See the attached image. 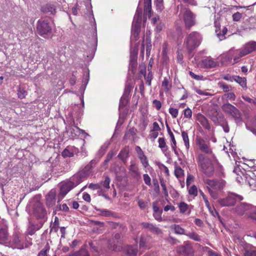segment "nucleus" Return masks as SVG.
<instances>
[{
    "label": "nucleus",
    "mask_w": 256,
    "mask_h": 256,
    "mask_svg": "<svg viewBox=\"0 0 256 256\" xmlns=\"http://www.w3.org/2000/svg\"><path fill=\"white\" fill-rule=\"evenodd\" d=\"M250 218L252 219L256 220V206H252V208Z\"/></svg>",
    "instance_id": "nucleus-64"
},
{
    "label": "nucleus",
    "mask_w": 256,
    "mask_h": 256,
    "mask_svg": "<svg viewBox=\"0 0 256 256\" xmlns=\"http://www.w3.org/2000/svg\"><path fill=\"white\" fill-rule=\"evenodd\" d=\"M220 58L221 62L222 64H226L228 62H231L232 64L233 62H232V55L230 54V50L228 52L221 54Z\"/></svg>",
    "instance_id": "nucleus-25"
},
{
    "label": "nucleus",
    "mask_w": 256,
    "mask_h": 256,
    "mask_svg": "<svg viewBox=\"0 0 256 256\" xmlns=\"http://www.w3.org/2000/svg\"><path fill=\"white\" fill-rule=\"evenodd\" d=\"M34 214L39 218H44L46 215V211L40 202H37L34 208Z\"/></svg>",
    "instance_id": "nucleus-13"
},
{
    "label": "nucleus",
    "mask_w": 256,
    "mask_h": 256,
    "mask_svg": "<svg viewBox=\"0 0 256 256\" xmlns=\"http://www.w3.org/2000/svg\"><path fill=\"white\" fill-rule=\"evenodd\" d=\"M118 156L122 160H124L128 156V152L126 150H122L118 154Z\"/></svg>",
    "instance_id": "nucleus-50"
},
{
    "label": "nucleus",
    "mask_w": 256,
    "mask_h": 256,
    "mask_svg": "<svg viewBox=\"0 0 256 256\" xmlns=\"http://www.w3.org/2000/svg\"><path fill=\"white\" fill-rule=\"evenodd\" d=\"M42 11L45 13L54 14L56 12V6L51 4H46L42 7Z\"/></svg>",
    "instance_id": "nucleus-27"
},
{
    "label": "nucleus",
    "mask_w": 256,
    "mask_h": 256,
    "mask_svg": "<svg viewBox=\"0 0 256 256\" xmlns=\"http://www.w3.org/2000/svg\"><path fill=\"white\" fill-rule=\"evenodd\" d=\"M227 30V28L226 27H224L222 31L217 29L216 30V36L220 40H222L225 38V34H226Z\"/></svg>",
    "instance_id": "nucleus-38"
},
{
    "label": "nucleus",
    "mask_w": 256,
    "mask_h": 256,
    "mask_svg": "<svg viewBox=\"0 0 256 256\" xmlns=\"http://www.w3.org/2000/svg\"><path fill=\"white\" fill-rule=\"evenodd\" d=\"M218 62L214 60L211 57H207L202 60V66L204 68H214L218 66Z\"/></svg>",
    "instance_id": "nucleus-11"
},
{
    "label": "nucleus",
    "mask_w": 256,
    "mask_h": 256,
    "mask_svg": "<svg viewBox=\"0 0 256 256\" xmlns=\"http://www.w3.org/2000/svg\"><path fill=\"white\" fill-rule=\"evenodd\" d=\"M50 250L48 246H46L42 250L38 253V256H48V252Z\"/></svg>",
    "instance_id": "nucleus-54"
},
{
    "label": "nucleus",
    "mask_w": 256,
    "mask_h": 256,
    "mask_svg": "<svg viewBox=\"0 0 256 256\" xmlns=\"http://www.w3.org/2000/svg\"><path fill=\"white\" fill-rule=\"evenodd\" d=\"M184 118H190L192 116V111L190 108H188L184 110Z\"/></svg>",
    "instance_id": "nucleus-55"
},
{
    "label": "nucleus",
    "mask_w": 256,
    "mask_h": 256,
    "mask_svg": "<svg viewBox=\"0 0 256 256\" xmlns=\"http://www.w3.org/2000/svg\"><path fill=\"white\" fill-rule=\"evenodd\" d=\"M188 193L190 195H192L194 196L198 195V189L196 186L193 185L188 190Z\"/></svg>",
    "instance_id": "nucleus-51"
},
{
    "label": "nucleus",
    "mask_w": 256,
    "mask_h": 256,
    "mask_svg": "<svg viewBox=\"0 0 256 256\" xmlns=\"http://www.w3.org/2000/svg\"><path fill=\"white\" fill-rule=\"evenodd\" d=\"M218 84V87L222 88L224 92H228L232 90L231 86L226 84L223 82H220Z\"/></svg>",
    "instance_id": "nucleus-43"
},
{
    "label": "nucleus",
    "mask_w": 256,
    "mask_h": 256,
    "mask_svg": "<svg viewBox=\"0 0 256 256\" xmlns=\"http://www.w3.org/2000/svg\"><path fill=\"white\" fill-rule=\"evenodd\" d=\"M196 142L200 149L206 154H211L212 151L209 148L206 141L200 138H196Z\"/></svg>",
    "instance_id": "nucleus-15"
},
{
    "label": "nucleus",
    "mask_w": 256,
    "mask_h": 256,
    "mask_svg": "<svg viewBox=\"0 0 256 256\" xmlns=\"http://www.w3.org/2000/svg\"><path fill=\"white\" fill-rule=\"evenodd\" d=\"M162 87L164 88V90L168 92L172 88V85L170 83L169 78L165 77L162 82Z\"/></svg>",
    "instance_id": "nucleus-37"
},
{
    "label": "nucleus",
    "mask_w": 256,
    "mask_h": 256,
    "mask_svg": "<svg viewBox=\"0 0 256 256\" xmlns=\"http://www.w3.org/2000/svg\"><path fill=\"white\" fill-rule=\"evenodd\" d=\"M141 24L132 22V28L131 39L132 40H136L138 38L139 33L140 30Z\"/></svg>",
    "instance_id": "nucleus-16"
},
{
    "label": "nucleus",
    "mask_w": 256,
    "mask_h": 256,
    "mask_svg": "<svg viewBox=\"0 0 256 256\" xmlns=\"http://www.w3.org/2000/svg\"><path fill=\"white\" fill-rule=\"evenodd\" d=\"M205 184L208 190H222L226 186V182L223 180H206Z\"/></svg>",
    "instance_id": "nucleus-8"
},
{
    "label": "nucleus",
    "mask_w": 256,
    "mask_h": 256,
    "mask_svg": "<svg viewBox=\"0 0 256 256\" xmlns=\"http://www.w3.org/2000/svg\"><path fill=\"white\" fill-rule=\"evenodd\" d=\"M8 232L6 228H0V244H6L8 241Z\"/></svg>",
    "instance_id": "nucleus-23"
},
{
    "label": "nucleus",
    "mask_w": 256,
    "mask_h": 256,
    "mask_svg": "<svg viewBox=\"0 0 256 256\" xmlns=\"http://www.w3.org/2000/svg\"><path fill=\"white\" fill-rule=\"evenodd\" d=\"M208 192L210 196L214 199V200H216L219 197V194H218V190H211V189H210V190H208Z\"/></svg>",
    "instance_id": "nucleus-49"
},
{
    "label": "nucleus",
    "mask_w": 256,
    "mask_h": 256,
    "mask_svg": "<svg viewBox=\"0 0 256 256\" xmlns=\"http://www.w3.org/2000/svg\"><path fill=\"white\" fill-rule=\"evenodd\" d=\"M104 180L100 182L101 186H102L104 189L108 190L110 188V179L108 176L104 175Z\"/></svg>",
    "instance_id": "nucleus-33"
},
{
    "label": "nucleus",
    "mask_w": 256,
    "mask_h": 256,
    "mask_svg": "<svg viewBox=\"0 0 256 256\" xmlns=\"http://www.w3.org/2000/svg\"><path fill=\"white\" fill-rule=\"evenodd\" d=\"M84 178V177H82L80 174V172H78L77 174H74L72 178V182H74V186L80 184L82 180Z\"/></svg>",
    "instance_id": "nucleus-34"
},
{
    "label": "nucleus",
    "mask_w": 256,
    "mask_h": 256,
    "mask_svg": "<svg viewBox=\"0 0 256 256\" xmlns=\"http://www.w3.org/2000/svg\"><path fill=\"white\" fill-rule=\"evenodd\" d=\"M243 199L242 196L231 193L224 198L218 199V202L222 206H234L236 201H241Z\"/></svg>",
    "instance_id": "nucleus-6"
},
{
    "label": "nucleus",
    "mask_w": 256,
    "mask_h": 256,
    "mask_svg": "<svg viewBox=\"0 0 256 256\" xmlns=\"http://www.w3.org/2000/svg\"><path fill=\"white\" fill-rule=\"evenodd\" d=\"M36 29L38 34L44 38L50 36L52 32V26L48 19L39 20L37 22Z\"/></svg>",
    "instance_id": "nucleus-4"
},
{
    "label": "nucleus",
    "mask_w": 256,
    "mask_h": 256,
    "mask_svg": "<svg viewBox=\"0 0 256 256\" xmlns=\"http://www.w3.org/2000/svg\"><path fill=\"white\" fill-rule=\"evenodd\" d=\"M182 136L186 149H189L190 142L188 132L185 131H182Z\"/></svg>",
    "instance_id": "nucleus-41"
},
{
    "label": "nucleus",
    "mask_w": 256,
    "mask_h": 256,
    "mask_svg": "<svg viewBox=\"0 0 256 256\" xmlns=\"http://www.w3.org/2000/svg\"><path fill=\"white\" fill-rule=\"evenodd\" d=\"M70 256H90L87 250L82 248L79 251L72 253Z\"/></svg>",
    "instance_id": "nucleus-39"
},
{
    "label": "nucleus",
    "mask_w": 256,
    "mask_h": 256,
    "mask_svg": "<svg viewBox=\"0 0 256 256\" xmlns=\"http://www.w3.org/2000/svg\"><path fill=\"white\" fill-rule=\"evenodd\" d=\"M158 146L162 149L166 147V143L165 140L163 138H160L158 140Z\"/></svg>",
    "instance_id": "nucleus-58"
},
{
    "label": "nucleus",
    "mask_w": 256,
    "mask_h": 256,
    "mask_svg": "<svg viewBox=\"0 0 256 256\" xmlns=\"http://www.w3.org/2000/svg\"><path fill=\"white\" fill-rule=\"evenodd\" d=\"M201 40L202 37L200 34L194 32L186 36L184 44L186 45L188 52H191L200 44Z\"/></svg>",
    "instance_id": "nucleus-2"
},
{
    "label": "nucleus",
    "mask_w": 256,
    "mask_h": 256,
    "mask_svg": "<svg viewBox=\"0 0 256 256\" xmlns=\"http://www.w3.org/2000/svg\"><path fill=\"white\" fill-rule=\"evenodd\" d=\"M198 165L201 168L202 172L208 176L211 175L214 171V168L210 160L202 154H200L198 156Z\"/></svg>",
    "instance_id": "nucleus-5"
},
{
    "label": "nucleus",
    "mask_w": 256,
    "mask_h": 256,
    "mask_svg": "<svg viewBox=\"0 0 256 256\" xmlns=\"http://www.w3.org/2000/svg\"><path fill=\"white\" fill-rule=\"evenodd\" d=\"M150 237L146 236H142L140 240V248H148V240Z\"/></svg>",
    "instance_id": "nucleus-26"
},
{
    "label": "nucleus",
    "mask_w": 256,
    "mask_h": 256,
    "mask_svg": "<svg viewBox=\"0 0 256 256\" xmlns=\"http://www.w3.org/2000/svg\"><path fill=\"white\" fill-rule=\"evenodd\" d=\"M197 118L198 120L204 128L208 130L210 129V126L208 120L206 118L205 116L200 114L198 116Z\"/></svg>",
    "instance_id": "nucleus-28"
},
{
    "label": "nucleus",
    "mask_w": 256,
    "mask_h": 256,
    "mask_svg": "<svg viewBox=\"0 0 256 256\" xmlns=\"http://www.w3.org/2000/svg\"><path fill=\"white\" fill-rule=\"evenodd\" d=\"M180 14L181 15L186 28L190 29L195 25L196 15L190 9L182 8Z\"/></svg>",
    "instance_id": "nucleus-3"
},
{
    "label": "nucleus",
    "mask_w": 256,
    "mask_h": 256,
    "mask_svg": "<svg viewBox=\"0 0 256 256\" xmlns=\"http://www.w3.org/2000/svg\"><path fill=\"white\" fill-rule=\"evenodd\" d=\"M96 210L100 212L99 214L103 216H114V213L110 210L106 209L96 208Z\"/></svg>",
    "instance_id": "nucleus-31"
},
{
    "label": "nucleus",
    "mask_w": 256,
    "mask_h": 256,
    "mask_svg": "<svg viewBox=\"0 0 256 256\" xmlns=\"http://www.w3.org/2000/svg\"><path fill=\"white\" fill-rule=\"evenodd\" d=\"M56 192L54 190H51L46 196V204L48 206H52L56 204Z\"/></svg>",
    "instance_id": "nucleus-18"
},
{
    "label": "nucleus",
    "mask_w": 256,
    "mask_h": 256,
    "mask_svg": "<svg viewBox=\"0 0 256 256\" xmlns=\"http://www.w3.org/2000/svg\"><path fill=\"white\" fill-rule=\"evenodd\" d=\"M234 81L236 82L242 88L246 87V80L245 78H241L239 76H234Z\"/></svg>",
    "instance_id": "nucleus-32"
},
{
    "label": "nucleus",
    "mask_w": 256,
    "mask_h": 256,
    "mask_svg": "<svg viewBox=\"0 0 256 256\" xmlns=\"http://www.w3.org/2000/svg\"><path fill=\"white\" fill-rule=\"evenodd\" d=\"M242 52V48L238 50H234V48H232L230 50V54L232 55V58H234V60L232 64L238 62L241 57L244 56V54H243V52Z\"/></svg>",
    "instance_id": "nucleus-21"
},
{
    "label": "nucleus",
    "mask_w": 256,
    "mask_h": 256,
    "mask_svg": "<svg viewBox=\"0 0 256 256\" xmlns=\"http://www.w3.org/2000/svg\"><path fill=\"white\" fill-rule=\"evenodd\" d=\"M74 187V182L71 180L67 181L61 185L60 194L64 197Z\"/></svg>",
    "instance_id": "nucleus-12"
},
{
    "label": "nucleus",
    "mask_w": 256,
    "mask_h": 256,
    "mask_svg": "<svg viewBox=\"0 0 256 256\" xmlns=\"http://www.w3.org/2000/svg\"><path fill=\"white\" fill-rule=\"evenodd\" d=\"M241 18L242 14L239 12H236L232 14V19L234 21H239Z\"/></svg>",
    "instance_id": "nucleus-63"
},
{
    "label": "nucleus",
    "mask_w": 256,
    "mask_h": 256,
    "mask_svg": "<svg viewBox=\"0 0 256 256\" xmlns=\"http://www.w3.org/2000/svg\"><path fill=\"white\" fill-rule=\"evenodd\" d=\"M142 225L144 228H148L151 232L156 234H159L162 233V230L157 227L156 225L153 224H152L148 222H142Z\"/></svg>",
    "instance_id": "nucleus-20"
},
{
    "label": "nucleus",
    "mask_w": 256,
    "mask_h": 256,
    "mask_svg": "<svg viewBox=\"0 0 256 256\" xmlns=\"http://www.w3.org/2000/svg\"><path fill=\"white\" fill-rule=\"evenodd\" d=\"M59 228L58 218L56 216L55 217L54 222L50 225V232H56Z\"/></svg>",
    "instance_id": "nucleus-40"
},
{
    "label": "nucleus",
    "mask_w": 256,
    "mask_h": 256,
    "mask_svg": "<svg viewBox=\"0 0 256 256\" xmlns=\"http://www.w3.org/2000/svg\"><path fill=\"white\" fill-rule=\"evenodd\" d=\"M166 128H167V130H168V134L170 135V138L171 140H172V148L174 150V152L176 154L177 152H176V140L175 138H174V136L173 133L170 130V127L168 126V125H166Z\"/></svg>",
    "instance_id": "nucleus-30"
},
{
    "label": "nucleus",
    "mask_w": 256,
    "mask_h": 256,
    "mask_svg": "<svg viewBox=\"0 0 256 256\" xmlns=\"http://www.w3.org/2000/svg\"><path fill=\"white\" fill-rule=\"evenodd\" d=\"M252 206L246 202H240L235 208V210L238 214L243 215L244 214H248L250 215Z\"/></svg>",
    "instance_id": "nucleus-9"
},
{
    "label": "nucleus",
    "mask_w": 256,
    "mask_h": 256,
    "mask_svg": "<svg viewBox=\"0 0 256 256\" xmlns=\"http://www.w3.org/2000/svg\"><path fill=\"white\" fill-rule=\"evenodd\" d=\"M184 174V170L180 166H176L174 170V175L177 178H181Z\"/></svg>",
    "instance_id": "nucleus-46"
},
{
    "label": "nucleus",
    "mask_w": 256,
    "mask_h": 256,
    "mask_svg": "<svg viewBox=\"0 0 256 256\" xmlns=\"http://www.w3.org/2000/svg\"><path fill=\"white\" fill-rule=\"evenodd\" d=\"M186 235H187L190 239L195 241L200 242V236L196 232H189L188 234H186Z\"/></svg>",
    "instance_id": "nucleus-48"
},
{
    "label": "nucleus",
    "mask_w": 256,
    "mask_h": 256,
    "mask_svg": "<svg viewBox=\"0 0 256 256\" xmlns=\"http://www.w3.org/2000/svg\"><path fill=\"white\" fill-rule=\"evenodd\" d=\"M243 54L244 56L256 50V42H250L246 44L242 48Z\"/></svg>",
    "instance_id": "nucleus-17"
},
{
    "label": "nucleus",
    "mask_w": 256,
    "mask_h": 256,
    "mask_svg": "<svg viewBox=\"0 0 256 256\" xmlns=\"http://www.w3.org/2000/svg\"><path fill=\"white\" fill-rule=\"evenodd\" d=\"M136 151L138 154V156L140 159L142 166L146 168L148 166V161L147 157L144 154V152L139 146L136 147Z\"/></svg>",
    "instance_id": "nucleus-14"
},
{
    "label": "nucleus",
    "mask_w": 256,
    "mask_h": 256,
    "mask_svg": "<svg viewBox=\"0 0 256 256\" xmlns=\"http://www.w3.org/2000/svg\"><path fill=\"white\" fill-rule=\"evenodd\" d=\"M189 74L194 79L196 80H203L202 76L196 75L192 72H190Z\"/></svg>",
    "instance_id": "nucleus-61"
},
{
    "label": "nucleus",
    "mask_w": 256,
    "mask_h": 256,
    "mask_svg": "<svg viewBox=\"0 0 256 256\" xmlns=\"http://www.w3.org/2000/svg\"><path fill=\"white\" fill-rule=\"evenodd\" d=\"M32 242L28 240L26 236L20 233H14L6 242V246L13 250H22L28 248Z\"/></svg>",
    "instance_id": "nucleus-1"
},
{
    "label": "nucleus",
    "mask_w": 256,
    "mask_h": 256,
    "mask_svg": "<svg viewBox=\"0 0 256 256\" xmlns=\"http://www.w3.org/2000/svg\"><path fill=\"white\" fill-rule=\"evenodd\" d=\"M144 42H146V54L147 56H148L150 54L152 48V44L150 38H146Z\"/></svg>",
    "instance_id": "nucleus-45"
},
{
    "label": "nucleus",
    "mask_w": 256,
    "mask_h": 256,
    "mask_svg": "<svg viewBox=\"0 0 256 256\" xmlns=\"http://www.w3.org/2000/svg\"><path fill=\"white\" fill-rule=\"evenodd\" d=\"M245 178H246V183L248 184L250 187L253 188L252 186L254 188L256 186V180H255L250 176H246Z\"/></svg>",
    "instance_id": "nucleus-42"
},
{
    "label": "nucleus",
    "mask_w": 256,
    "mask_h": 256,
    "mask_svg": "<svg viewBox=\"0 0 256 256\" xmlns=\"http://www.w3.org/2000/svg\"><path fill=\"white\" fill-rule=\"evenodd\" d=\"M130 174L136 179L140 177V173L139 172V168L136 164L134 162H131L128 168Z\"/></svg>",
    "instance_id": "nucleus-19"
},
{
    "label": "nucleus",
    "mask_w": 256,
    "mask_h": 256,
    "mask_svg": "<svg viewBox=\"0 0 256 256\" xmlns=\"http://www.w3.org/2000/svg\"><path fill=\"white\" fill-rule=\"evenodd\" d=\"M88 187L92 190H99L101 188V185L99 184H94L92 183L89 184Z\"/></svg>",
    "instance_id": "nucleus-62"
},
{
    "label": "nucleus",
    "mask_w": 256,
    "mask_h": 256,
    "mask_svg": "<svg viewBox=\"0 0 256 256\" xmlns=\"http://www.w3.org/2000/svg\"><path fill=\"white\" fill-rule=\"evenodd\" d=\"M222 98H225L228 100H234L236 99V96L234 92H228L224 94Z\"/></svg>",
    "instance_id": "nucleus-53"
},
{
    "label": "nucleus",
    "mask_w": 256,
    "mask_h": 256,
    "mask_svg": "<svg viewBox=\"0 0 256 256\" xmlns=\"http://www.w3.org/2000/svg\"><path fill=\"white\" fill-rule=\"evenodd\" d=\"M145 78L146 80V84L150 86L151 85V81L152 78V72H150L147 76H145Z\"/></svg>",
    "instance_id": "nucleus-59"
},
{
    "label": "nucleus",
    "mask_w": 256,
    "mask_h": 256,
    "mask_svg": "<svg viewBox=\"0 0 256 256\" xmlns=\"http://www.w3.org/2000/svg\"><path fill=\"white\" fill-rule=\"evenodd\" d=\"M125 250L126 256H136L137 254V250L134 246H128Z\"/></svg>",
    "instance_id": "nucleus-29"
},
{
    "label": "nucleus",
    "mask_w": 256,
    "mask_h": 256,
    "mask_svg": "<svg viewBox=\"0 0 256 256\" xmlns=\"http://www.w3.org/2000/svg\"><path fill=\"white\" fill-rule=\"evenodd\" d=\"M178 252L181 254V256H194V251L192 246L189 244H186L180 246Z\"/></svg>",
    "instance_id": "nucleus-10"
},
{
    "label": "nucleus",
    "mask_w": 256,
    "mask_h": 256,
    "mask_svg": "<svg viewBox=\"0 0 256 256\" xmlns=\"http://www.w3.org/2000/svg\"><path fill=\"white\" fill-rule=\"evenodd\" d=\"M144 177V180L145 182V184L148 186H151V179L150 176L148 174H144L143 176Z\"/></svg>",
    "instance_id": "nucleus-60"
},
{
    "label": "nucleus",
    "mask_w": 256,
    "mask_h": 256,
    "mask_svg": "<svg viewBox=\"0 0 256 256\" xmlns=\"http://www.w3.org/2000/svg\"><path fill=\"white\" fill-rule=\"evenodd\" d=\"M244 256H256V247L252 249L245 250Z\"/></svg>",
    "instance_id": "nucleus-47"
},
{
    "label": "nucleus",
    "mask_w": 256,
    "mask_h": 256,
    "mask_svg": "<svg viewBox=\"0 0 256 256\" xmlns=\"http://www.w3.org/2000/svg\"><path fill=\"white\" fill-rule=\"evenodd\" d=\"M180 213L184 214L188 209V206L184 202H181L178 204Z\"/></svg>",
    "instance_id": "nucleus-44"
},
{
    "label": "nucleus",
    "mask_w": 256,
    "mask_h": 256,
    "mask_svg": "<svg viewBox=\"0 0 256 256\" xmlns=\"http://www.w3.org/2000/svg\"><path fill=\"white\" fill-rule=\"evenodd\" d=\"M26 91L24 90V89H22L21 88H20L18 90V97L22 99L25 98L26 96Z\"/></svg>",
    "instance_id": "nucleus-56"
},
{
    "label": "nucleus",
    "mask_w": 256,
    "mask_h": 256,
    "mask_svg": "<svg viewBox=\"0 0 256 256\" xmlns=\"http://www.w3.org/2000/svg\"><path fill=\"white\" fill-rule=\"evenodd\" d=\"M92 161H91L90 163L79 171L80 176L86 178L90 175L92 170Z\"/></svg>",
    "instance_id": "nucleus-22"
},
{
    "label": "nucleus",
    "mask_w": 256,
    "mask_h": 256,
    "mask_svg": "<svg viewBox=\"0 0 256 256\" xmlns=\"http://www.w3.org/2000/svg\"><path fill=\"white\" fill-rule=\"evenodd\" d=\"M222 109L226 114L232 116L235 119H240L241 114L239 110L230 103L224 104L222 106Z\"/></svg>",
    "instance_id": "nucleus-7"
},
{
    "label": "nucleus",
    "mask_w": 256,
    "mask_h": 256,
    "mask_svg": "<svg viewBox=\"0 0 256 256\" xmlns=\"http://www.w3.org/2000/svg\"><path fill=\"white\" fill-rule=\"evenodd\" d=\"M171 228L174 230V233L178 234H186L184 230L180 226L174 224L171 226Z\"/></svg>",
    "instance_id": "nucleus-35"
},
{
    "label": "nucleus",
    "mask_w": 256,
    "mask_h": 256,
    "mask_svg": "<svg viewBox=\"0 0 256 256\" xmlns=\"http://www.w3.org/2000/svg\"><path fill=\"white\" fill-rule=\"evenodd\" d=\"M36 230L35 226L32 224H30L28 228V234L30 235H32L34 234Z\"/></svg>",
    "instance_id": "nucleus-52"
},
{
    "label": "nucleus",
    "mask_w": 256,
    "mask_h": 256,
    "mask_svg": "<svg viewBox=\"0 0 256 256\" xmlns=\"http://www.w3.org/2000/svg\"><path fill=\"white\" fill-rule=\"evenodd\" d=\"M152 13V0H144V18L148 16L150 18Z\"/></svg>",
    "instance_id": "nucleus-24"
},
{
    "label": "nucleus",
    "mask_w": 256,
    "mask_h": 256,
    "mask_svg": "<svg viewBox=\"0 0 256 256\" xmlns=\"http://www.w3.org/2000/svg\"><path fill=\"white\" fill-rule=\"evenodd\" d=\"M142 10L141 8H138L136 10V14L134 15V22H136V23H140L141 24L142 21Z\"/></svg>",
    "instance_id": "nucleus-36"
},
{
    "label": "nucleus",
    "mask_w": 256,
    "mask_h": 256,
    "mask_svg": "<svg viewBox=\"0 0 256 256\" xmlns=\"http://www.w3.org/2000/svg\"><path fill=\"white\" fill-rule=\"evenodd\" d=\"M178 110L176 108H169V112L172 116L174 118H176L178 116Z\"/></svg>",
    "instance_id": "nucleus-57"
}]
</instances>
